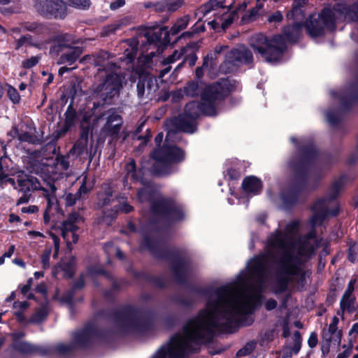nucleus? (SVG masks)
<instances>
[{
	"label": "nucleus",
	"instance_id": "nucleus-1",
	"mask_svg": "<svg viewBox=\"0 0 358 358\" xmlns=\"http://www.w3.org/2000/svg\"><path fill=\"white\" fill-rule=\"evenodd\" d=\"M140 248L149 251L156 259L169 262L174 281L185 286L189 292L209 297L215 295V299L209 298L206 308L200 310L197 315L189 319L184 327L185 331H189V340L196 344L201 343L207 336L213 337L215 331L227 334L234 332L235 326L239 323L238 316L253 313L261 303L262 292L268 273L267 254L262 253L250 259L248 271L255 280L256 293L237 306L233 298L235 289L232 284L221 285L213 289L189 283L192 261L185 250L161 247L159 242L149 235L143 236Z\"/></svg>",
	"mask_w": 358,
	"mask_h": 358
},
{
	"label": "nucleus",
	"instance_id": "nucleus-2",
	"mask_svg": "<svg viewBox=\"0 0 358 358\" xmlns=\"http://www.w3.org/2000/svg\"><path fill=\"white\" fill-rule=\"evenodd\" d=\"M318 157V150L313 143H310L299 146L296 157L288 162L291 176L279 194L284 210L290 212L306 201L310 171Z\"/></svg>",
	"mask_w": 358,
	"mask_h": 358
},
{
	"label": "nucleus",
	"instance_id": "nucleus-3",
	"mask_svg": "<svg viewBox=\"0 0 358 358\" xmlns=\"http://www.w3.org/2000/svg\"><path fill=\"white\" fill-rule=\"evenodd\" d=\"M303 24H287L280 34L267 36L262 33L255 34L250 46L267 62L280 61L287 49V44H296L303 37Z\"/></svg>",
	"mask_w": 358,
	"mask_h": 358
},
{
	"label": "nucleus",
	"instance_id": "nucleus-4",
	"mask_svg": "<svg viewBox=\"0 0 358 358\" xmlns=\"http://www.w3.org/2000/svg\"><path fill=\"white\" fill-rule=\"evenodd\" d=\"M149 210L150 223L152 225L171 226L186 219L185 205L173 196H159Z\"/></svg>",
	"mask_w": 358,
	"mask_h": 358
},
{
	"label": "nucleus",
	"instance_id": "nucleus-5",
	"mask_svg": "<svg viewBox=\"0 0 358 358\" xmlns=\"http://www.w3.org/2000/svg\"><path fill=\"white\" fill-rule=\"evenodd\" d=\"M140 310L135 306L126 304L111 314L115 326L124 335L135 332L144 334L154 330L155 324L152 318L146 316L144 318L138 317Z\"/></svg>",
	"mask_w": 358,
	"mask_h": 358
},
{
	"label": "nucleus",
	"instance_id": "nucleus-6",
	"mask_svg": "<svg viewBox=\"0 0 358 358\" xmlns=\"http://www.w3.org/2000/svg\"><path fill=\"white\" fill-rule=\"evenodd\" d=\"M150 157L155 161L151 166L152 173L158 177H167L174 172L173 164H180L185 159V152L176 145L164 143L155 148Z\"/></svg>",
	"mask_w": 358,
	"mask_h": 358
},
{
	"label": "nucleus",
	"instance_id": "nucleus-7",
	"mask_svg": "<svg viewBox=\"0 0 358 358\" xmlns=\"http://www.w3.org/2000/svg\"><path fill=\"white\" fill-rule=\"evenodd\" d=\"M236 80L228 78H220L212 83H206L202 93V101L213 116L217 115L216 104L224 101L236 90Z\"/></svg>",
	"mask_w": 358,
	"mask_h": 358
},
{
	"label": "nucleus",
	"instance_id": "nucleus-8",
	"mask_svg": "<svg viewBox=\"0 0 358 358\" xmlns=\"http://www.w3.org/2000/svg\"><path fill=\"white\" fill-rule=\"evenodd\" d=\"M123 77L116 73H109L106 75L103 81L97 85L93 94L99 100L93 101L92 109L96 113L99 107H103L106 104H110L114 97L120 93L122 88Z\"/></svg>",
	"mask_w": 358,
	"mask_h": 358
},
{
	"label": "nucleus",
	"instance_id": "nucleus-9",
	"mask_svg": "<svg viewBox=\"0 0 358 358\" xmlns=\"http://www.w3.org/2000/svg\"><path fill=\"white\" fill-rule=\"evenodd\" d=\"M197 24H194L191 28V31L183 32L180 36H177L172 42L170 39V34L169 33L167 27H153L152 30L146 31L144 34L147 42L149 45H154L155 46L166 47L169 45H173L178 42L181 38H190L195 34L203 32L205 31L204 24H201L199 27H196Z\"/></svg>",
	"mask_w": 358,
	"mask_h": 358
},
{
	"label": "nucleus",
	"instance_id": "nucleus-10",
	"mask_svg": "<svg viewBox=\"0 0 358 358\" xmlns=\"http://www.w3.org/2000/svg\"><path fill=\"white\" fill-rule=\"evenodd\" d=\"M275 293H283L288 289L291 277L299 274L298 268L289 257V252H284L281 257L275 262Z\"/></svg>",
	"mask_w": 358,
	"mask_h": 358
},
{
	"label": "nucleus",
	"instance_id": "nucleus-11",
	"mask_svg": "<svg viewBox=\"0 0 358 358\" xmlns=\"http://www.w3.org/2000/svg\"><path fill=\"white\" fill-rule=\"evenodd\" d=\"M254 58L252 51L244 45L232 48L225 55V59L220 65L224 73H231L242 66L253 64Z\"/></svg>",
	"mask_w": 358,
	"mask_h": 358
},
{
	"label": "nucleus",
	"instance_id": "nucleus-12",
	"mask_svg": "<svg viewBox=\"0 0 358 358\" xmlns=\"http://www.w3.org/2000/svg\"><path fill=\"white\" fill-rule=\"evenodd\" d=\"M186 332V341H184L179 334H176L171 337L169 343L162 345L151 358H166L167 355L174 358H182L186 350H192L191 343H194L188 337L189 331Z\"/></svg>",
	"mask_w": 358,
	"mask_h": 358
},
{
	"label": "nucleus",
	"instance_id": "nucleus-13",
	"mask_svg": "<svg viewBox=\"0 0 358 358\" xmlns=\"http://www.w3.org/2000/svg\"><path fill=\"white\" fill-rule=\"evenodd\" d=\"M34 7L38 14L50 20H63L68 15L62 0H36Z\"/></svg>",
	"mask_w": 358,
	"mask_h": 358
},
{
	"label": "nucleus",
	"instance_id": "nucleus-14",
	"mask_svg": "<svg viewBox=\"0 0 358 358\" xmlns=\"http://www.w3.org/2000/svg\"><path fill=\"white\" fill-rule=\"evenodd\" d=\"M75 349L72 343L69 345H66L62 343H59L57 345H40L36 355L47 358L65 357L73 353Z\"/></svg>",
	"mask_w": 358,
	"mask_h": 358
},
{
	"label": "nucleus",
	"instance_id": "nucleus-15",
	"mask_svg": "<svg viewBox=\"0 0 358 358\" xmlns=\"http://www.w3.org/2000/svg\"><path fill=\"white\" fill-rule=\"evenodd\" d=\"M25 336L23 331L12 334L11 348L13 350L23 355H36L39 345L26 341H20Z\"/></svg>",
	"mask_w": 358,
	"mask_h": 358
},
{
	"label": "nucleus",
	"instance_id": "nucleus-16",
	"mask_svg": "<svg viewBox=\"0 0 358 358\" xmlns=\"http://www.w3.org/2000/svg\"><path fill=\"white\" fill-rule=\"evenodd\" d=\"M93 338L92 324H87L72 334L71 343L75 348L87 349Z\"/></svg>",
	"mask_w": 358,
	"mask_h": 358
},
{
	"label": "nucleus",
	"instance_id": "nucleus-17",
	"mask_svg": "<svg viewBox=\"0 0 358 358\" xmlns=\"http://www.w3.org/2000/svg\"><path fill=\"white\" fill-rule=\"evenodd\" d=\"M20 191L23 193H30L36 190H48L42 187L38 179L31 175L22 173L17 176V180Z\"/></svg>",
	"mask_w": 358,
	"mask_h": 358
},
{
	"label": "nucleus",
	"instance_id": "nucleus-18",
	"mask_svg": "<svg viewBox=\"0 0 358 358\" xmlns=\"http://www.w3.org/2000/svg\"><path fill=\"white\" fill-rule=\"evenodd\" d=\"M64 122L62 127L57 130V138L64 136L69 131L74 127L78 121V115L76 110L73 108V101L68 106L64 113Z\"/></svg>",
	"mask_w": 358,
	"mask_h": 358
},
{
	"label": "nucleus",
	"instance_id": "nucleus-19",
	"mask_svg": "<svg viewBox=\"0 0 358 358\" xmlns=\"http://www.w3.org/2000/svg\"><path fill=\"white\" fill-rule=\"evenodd\" d=\"M129 272L135 279H141L154 287L163 289L166 287V280L164 277L151 275L145 271L130 269Z\"/></svg>",
	"mask_w": 358,
	"mask_h": 358
},
{
	"label": "nucleus",
	"instance_id": "nucleus-20",
	"mask_svg": "<svg viewBox=\"0 0 358 358\" xmlns=\"http://www.w3.org/2000/svg\"><path fill=\"white\" fill-rule=\"evenodd\" d=\"M180 0H161L156 2L148 1L144 3L146 8H152L158 13L173 12L180 7Z\"/></svg>",
	"mask_w": 358,
	"mask_h": 358
},
{
	"label": "nucleus",
	"instance_id": "nucleus-21",
	"mask_svg": "<svg viewBox=\"0 0 358 358\" xmlns=\"http://www.w3.org/2000/svg\"><path fill=\"white\" fill-rule=\"evenodd\" d=\"M203 104H205L203 101L201 102L191 101L185 105L183 114L193 120H197L201 114L213 116L209 109L206 106H203Z\"/></svg>",
	"mask_w": 358,
	"mask_h": 358
},
{
	"label": "nucleus",
	"instance_id": "nucleus-22",
	"mask_svg": "<svg viewBox=\"0 0 358 358\" xmlns=\"http://www.w3.org/2000/svg\"><path fill=\"white\" fill-rule=\"evenodd\" d=\"M205 85L206 82L203 80L192 79L185 83L182 87V91L187 98H198L200 96L202 100V93Z\"/></svg>",
	"mask_w": 358,
	"mask_h": 358
},
{
	"label": "nucleus",
	"instance_id": "nucleus-23",
	"mask_svg": "<svg viewBox=\"0 0 358 358\" xmlns=\"http://www.w3.org/2000/svg\"><path fill=\"white\" fill-rule=\"evenodd\" d=\"M326 203L327 199L320 198L312 206L311 210L313 211V214L310 217V222L313 227L322 225L326 220V214L323 209V206Z\"/></svg>",
	"mask_w": 358,
	"mask_h": 358
},
{
	"label": "nucleus",
	"instance_id": "nucleus-24",
	"mask_svg": "<svg viewBox=\"0 0 358 358\" xmlns=\"http://www.w3.org/2000/svg\"><path fill=\"white\" fill-rule=\"evenodd\" d=\"M196 120H193L192 117L182 114L173 120L172 124L176 129L180 131L193 134L196 130Z\"/></svg>",
	"mask_w": 358,
	"mask_h": 358
},
{
	"label": "nucleus",
	"instance_id": "nucleus-25",
	"mask_svg": "<svg viewBox=\"0 0 358 358\" xmlns=\"http://www.w3.org/2000/svg\"><path fill=\"white\" fill-rule=\"evenodd\" d=\"M241 187L244 192L253 195L259 194L263 189V183L260 178L255 176H246L242 182Z\"/></svg>",
	"mask_w": 358,
	"mask_h": 358
},
{
	"label": "nucleus",
	"instance_id": "nucleus-26",
	"mask_svg": "<svg viewBox=\"0 0 358 358\" xmlns=\"http://www.w3.org/2000/svg\"><path fill=\"white\" fill-rule=\"evenodd\" d=\"M268 245L273 249H280L284 252H286L289 246L287 243L286 235L280 229H277L268 236Z\"/></svg>",
	"mask_w": 358,
	"mask_h": 358
},
{
	"label": "nucleus",
	"instance_id": "nucleus-27",
	"mask_svg": "<svg viewBox=\"0 0 358 358\" xmlns=\"http://www.w3.org/2000/svg\"><path fill=\"white\" fill-rule=\"evenodd\" d=\"M69 50L61 54L59 58V64H73L83 54V48L79 46H71Z\"/></svg>",
	"mask_w": 358,
	"mask_h": 358
},
{
	"label": "nucleus",
	"instance_id": "nucleus-28",
	"mask_svg": "<svg viewBox=\"0 0 358 358\" xmlns=\"http://www.w3.org/2000/svg\"><path fill=\"white\" fill-rule=\"evenodd\" d=\"M320 243V240L317 239L314 244H311L308 241H303L298 248V255L306 259L310 260L316 254L317 249Z\"/></svg>",
	"mask_w": 358,
	"mask_h": 358
},
{
	"label": "nucleus",
	"instance_id": "nucleus-29",
	"mask_svg": "<svg viewBox=\"0 0 358 358\" xmlns=\"http://www.w3.org/2000/svg\"><path fill=\"white\" fill-rule=\"evenodd\" d=\"M157 192L155 189L148 187H143L138 190L137 197L141 201H148L150 206L155 202L159 196L155 197Z\"/></svg>",
	"mask_w": 358,
	"mask_h": 358
},
{
	"label": "nucleus",
	"instance_id": "nucleus-30",
	"mask_svg": "<svg viewBox=\"0 0 358 358\" xmlns=\"http://www.w3.org/2000/svg\"><path fill=\"white\" fill-rule=\"evenodd\" d=\"M306 22H333V12L329 8H324L320 13L310 15Z\"/></svg>",
	"mask_w": 358,
	"mask_h": 358
},
{
	"label": "nucleus",
	"instance_id": "nucleus-31",
	"mask_svg": "<svg viewBox=\"0 0 358 358\" xmlns=\"http://www.w3.org/2000/svg\"><path fill=\"white\" fill-rule=\"evenodd\" d=\"M345 180L346 176L342 175L332 183L331 186L330 194L328 196L324 197L325 199H327V202H331L336 199L342 186L344 185L345 182Z\"/></svg>",
	"mask_w": 358,
	"mask_h": 358
},
{
	"label": "nucleus",
	"instance_id": "nucleus-32",
	"mask_svg": "<svg viewBox=\"0 0 358 358\" xmlns=\"http://www.w3.org/2000/svg\"><path fill=\"white\" fill-rule=\"evenodd\" d=\"M304 29L312 38L322 37L325 34L323 24H303Z\"/></svg>",
	"mask_w": 358,
	"mask_h": 358
},
{
	"label": "nucleus",
	"instance_id": "nucleus-33",
	"mask_svg": "<svg viewBox=\"0 0 358 358\" xmlns=\"http://www.w3.org/2000/svg\"><path fill=\"white\" fill-rule=\"evenodd\" d=\"M19 141L21 143H28L29 144L34 145H42L43 143L42 138L37 136L34 134H31L29 131L20 132Z\"/></svg>",
	"mask_w": 358,
	"mask_h": 358
},
{
	"label": "nucleus",
	"instance_id": "nucleus-34",
	"mask_svg": "<svg viewBox=\"0 0 358 358\" xmlns=\"http://www.w3.org/2000/svg\"><path fill=\"white\" fill-rule=\"evenodd\" d=\"M57 42V45L53 48H57V52H61L64 48H69L71 47V44L73 43V41H71V36L69 34H62L58 35L55 39Z\"/></svg>",
	"mask_w": 358,
	"mask_h": 358
},
{
	"label": "nucleus",
	"instance_id": "nucleus-35",
	"mask_svg": "<svg viewBox=\"0 0 358 358\" xmlns=\"http://www.w3.org/2000/svg\"><path fill=\"white\" fill-rule=\"evenodd\" d=\"M87 144L88 141L78 138L69 150V153L76 157H80L83 155L87 150Z\"/></svg>",
	"mask_w": 358,
	"mask_h": 358
},
{
	"label": "nucleus",
	"instance_id": "nucleus-36",
	"mask_svg": "<svg viewBox=\"0 0 358 358\" xmlns=\"http://www.w3.org/2000/svg\"><path fill=\"white\" fill-rule=\"evenodd\" d=\"M262 3L257 4L253 8L247 11L242 17V20L243 22L248 21H257L259 20L260 17V10L262 9Z\"/></svg>",
	"mask_w": 358,
	"mask_h": 358
},
{
	"label": "nucleus",
	"instance_id": "nucleus-37",
	"mask_svg": "<svg viewBox=\"0 0 358 358\" xmlns=\"http://www.w3.org/2000/svg\"><path fill=\"white\" fill-rule=\"evenodd\" d=\"M171 301L177 305L191 308L194 306V301L189 298H185L180 294H175L170 298Z\"/></svg>",
	"mask_w": 358,
	"mask_h": 358
},
{
	"label": "nucleus",
	"instance_id": "nucleus-38",
	"mask_svg": "<svg viewBox=\"0 0 358 358\" xmlns=\"http://www.w3.org/2000/svg\"><path fill=\"white\" fill-rule=\"evenodd\" d=\"M93 63L96 66H103L104 62L109 59L110 53L108 51L100 50L92 53Z\"/></svg>",
	"mask_w": 358,
	"mask_h": 358
},
{
	"label": "nucleus",
	"instance_id": "nucleus-39",
	"mask_svg": "<svg viewBox=\"0 0 358 358\" xmlns=\"http://www.w3.org/2000/svg\"><path fill=\"white\" fill-rule=\"evenodd\" d=\"M126 43L131 48L129 52L128 50H125L126 57L132 60L136 57L138 52V40L136 38H129L126 40Z\"/></svg>",
	"mask_w": 358,
	"mask_h": 358
},
{
	"label": "nucleus",
	"instance_id": "nucleus-40",
	"mask_svg": "<svg viewBox=\"0 0 358 358\" xmlns=\"http://www.w3.org/2000/svg\"><path fill=\"white\" fill-rule=\"evenodd\" d=\"M354 301L355 299H350V297L343 298V296L340 301V308L341 313H340V311H338L337 314L343 315L345 310H347L350 313H352L355 310Z\"/></svg>",
	"mask_w": 358,
	"mask_h": 358
},
{
	"label": "nucleus",
	"instance_id": "nucleus-41",
	"mask_svg": "<svg viewBox=\"0 0 358 358\" xmlns=\"http://www.w3.org/2000/svg\"><path fill=\"white\" fill-rule=\"evenodd\" d=\"M326 117L328 122L333 127H338L342 122V117L341 114L336 111H327L326 113Z\"/></svg>",
	"mask_w": 358,
	"mask_h": 358
},
{
	"label": "nucleus",
	"instance_id": "nucleus-42",
	"mask_svg": "<svg viewBox=\"0 0 358 358\" xmlns=\"http://www.w3.org/2000/svg\"><path fill=\"white\" fill-rule=\"evenodd\" d=\"M89 273L91 275H103L108 280H113L112 273L101 266H92L89 268Z\"/></svg>",
	"mask_w": 358,
	"mask_h": 358
},
{
	"label": "nucleus",
	"instance_id": "nucleus-43",
	"mask_svg": "<svg viewBox=\"0 0 358 358\" xmlns=\"http://www.w3.org/2000/svg\"><path fill=\"white\" fill-rule=\"evenodd\" d=\"M303 15L302 8L299 6H296L292 8L287 13V17L288 20H294V22H301V16Z\"/></svg>",
	"mask_w": 358,
	"mask_h": 358
},
{
	"label": "nucleus",
	"instance_id": "nucleus-44",
	"mask_svg": "<svg viewBox=\"0 0 358 358\" xmlns=\"http://www.w3.org/2000/svg\"><path fill=\"white\" fill-rule=\"evenodd\" d=\"M92 333L93 338H99L102 339H107L111 335V331L110 329L99 328L94 324H92Z\"/></svg>",
	"mask_w": 358,
	"mask_h": 358
},
{
	"label": "nucleus",
	"instance_id": "nucleus-45",
	"mask_svg": "<svg viewBox=\"0 0 358 358\" xmlns=\"http://www.w3.org/2000/svg\"><path fill=\"white\" fill-rule=\"evenodd\" d=\"M255 348V343L252 341L248 342L242 348L237 351L236 357L240 358L248 355L252 352Z\"/></svg>",
	"mask_w": 358,
	"mask_h": 358
},
{
	"label": "nucleus",
	"instance_id": "nucleus-46",
	"mask_svg": "<svg viewBox=\"0 0 358 358\" xmlns=\"http://www.w3.org/2000/svg\"><path fill=\"white\" fill-rule=\"evenodd\" d=\"M69 5L74 8L87 10L91 6L90 0H66Z\"/></svg>",
	"mask_w": 358,
	"mask_h": 358
},
{
	"label": "nucleus",
	"instance_id": "nucleus-47",
	"mask_svg": "<svg viewBox=\"0 0 358 358\" xmlns=\"http://www.w3.org/2000/svg\"><path fill=\"white\" fill-rule=\"evenodd\" d=\"M327 334H323L322 339L323 341L321 345V351H322V356L323 358H325V357L329 353L330 351V347H331V337L329 336L327 337Z\"/></svg>",
	"mask_w": 358,
	"mask_h": 358
},
{
	"label": "nucleus",
	"instance_id": "nucleus-48",
	"mask_svg": "<svg viewBox=\"0 0 358 358\" xmlns=\"http://www.w3.org/2000/svg\"><path fill=\"white\" fill-rule=\"evenodd\" d=\"M222 4L215 0H211L209 3L201 8L199 10V13H202L203 17L207 16L210 13L211 10H214V7H222Z\"/></svg>",
	"mask_w": 358,
	"mask_h": 358
},
{
	"label": "nucleus",
	"instance_id": "nucleus-49",
	"mask_svg": "<svg viewBox=\"0 0 358 358\" xmlns=\"http://www.w3.org/2000/svg\"><path fill=\"white\" fill-rule=\"evenodd\" d=\"M122 122H120L115 124H110L108 126L104 124V131L110 136H117L120 131Z\"/></svg>",
	"mask_w": 358,
	"mask_h": 358
},
{
	"label": "nucleus",
	"instance_id": "nucleus-50",
	"mask_svg": "<svg viewBox=\"0 0 358 358\" xmlns=\"http://www.w3.org/2000/svg\"><path fill=\"white\" fill-rule=\"evenodd\" d=\"M302 337L299 331H295L294 333V344L292 351L294 355H297L301 348Z\"/></svg>",
	"mask_w": 358,
	"mask_h": 358
},
{
	"label": "nucleus",
	"instance_id": "nucleus-51",
	"mask_svg": "<svg viewBox=\"0 0 358 358\" xmlns=\"http://www.w3.org/2000/svg\"><path fill=\"white\" fill-rule=\"evenodd\" d=\"M187 47H183L180 49V51L178 50H174L173 52L169 55L166 61L168 64H171L175 62L176 60L180 59L185 53H186V48Z\"/></svg>",
	"mask_w": 358,
	"mask_h": 358
},
{
	"label": "nucleus",
	"instance_id": "nucleus-52",
	"mask_svg": "<svg viewBox=\"0 0 358 358\" xmlns=\"http://www.w3.org/2000/svg\"><path fill=\"white\" fill-rule=\"evenodd\" d=\"M107 113L108 115L106 117V125L108 126L113 124V123L116 121L122 122L121 115L117 114L114 108L108 110Z\"/></svg>",
	"mask_w": 358,
	"mask_h": 358
},
{
	"label": "nucleus",
	"instance_id": "nucleus-53",
	"mask_svg": "<svg viewBox=\"0 0 358 358\" xmlns=\"http://www.w3.org/2000/svg\"><path fill=\"white\" fill-rule=\"evenodd\" d=\"M289 257L291 258L292 261L294 262V265L298 268V271L300 273L301 271H303V266L304 264L308 262V260H306L305 258L300 257L298 255H293L289 253Z\"/></svg>",
	"mask_w": 358,
	"mask_h": 358
},
{
	"label": "nucleus",
	"instance_id": "nucleus-54",
	"mask_svg": "<svg viewBox=\"0 0 358 358\" xmlns=\"http://www.w3.org/2000/svg\"><path fill=\"white\" fill-rule=\"evenodd\" d=\"M227 176L229 180H238L241 177V172L239 169L230 167L227 170Z\"/></svg>",
	"mask_w": 358,
	"mask_h": 358
},
{
	"label": "nucleus",
	"instance_id": "nucleus-55",
	"mask_svg": "<svg viewBox=\"0 0 358 358\" xmlns=\"http://www.w3.org/2000/svg\"><path fill=\"white\" fill-rule=\"evenodd\" d=\"M41 57L38 56H32L30 58L24 60L22 63V66L24 69H29L37 65Z\"/></svg>",
	"mask_w": 358,
	"mask_h": 358
},
{
	"label": "nucleus",
	"instance_id": "nucleus-56",
	"mask_svg": "<svg viewBox=\"0 0 358 358\" xmlns=\"http://www.w3.org/2000/svg\"><path fill=\"white\" fill-rule=\"evenodd\" d=\"M163 323L166 328L172 329L177 324L178 318L175 315L169 314L164 317Z\"/></svg>",
	"mask_w": 358,
	"mask_h": 358
},
{
	"label": "nucleus",
	"instance_id": "nucleus-57",
	"mask_svg": "<svg viewBox=\"0 0 358 358\" xmlns=\"http://www.w3.org/2000/svg\"><path fill=\"white\" fill-rule=\"evenodd\" d=\"M56 162L58 165H59L62 169L64 171H66L69 168V156L59 155L56 157Z\"/></svg>",
	"mask_w": 358,
	"mask_h": 358
},
{
	"label": "nucleus",
	"instance_id": "nucleus-58",
	"mask_svg": "<svg viewBox=\"0 0 358 358\" xmlns=\"http://www.w3.org/2000/svg\"><path fill=\"white\" fill-rule=\"evenodd\" d=\"M8 89L7 94L10 99L13 103H18L20 100V96L17 90L10 85H8Z\"/></svg>",
	"mask_w": 358,
	"mask_h": 358
},
{
	"label": "nucleus",
	"instance_id": "nucleus-59",
	"mask_svg": "<svg viewBox=\"0 0 358 358\" xmlns=\"http://www.w3.org/2000/svg\"><path fill=\"white\" fill-rule=\"evenodd\" d=\"M85 285V275L83 273H81L78 279L73 283L71 289H72L74 292H76L77 290L83 289Z\"/></svg>",
	"mask_w": 358,
	"mask_h": 358
},
{
	"label": "nucleus",
	"instance_id": "nucleus-60",
	"mask_svg": "<svg viewBox=\"0 0 358 358\" xmlns=\"http://www.w3.org/2000/svg\"><path fill=\"white\" fill-rule=\"evenodd\" d=\"M120 213L128 214L134 210V208L127 201H123L119 205H116Z\"/></svg>",
	"mask_w": 358,
	"mask_h": 358
},
{
	"label": "nucleus",
	"instance_id": "nucleus-61",
	"mask_svg": "<svg viewBox=\"0 0 358 358\" xmlns=\"http://www.w3.org/2000/svg\"><path fill=\"white\" fill-rule=\"evenodd\" d=\"M323 209L326 214V217L329 216L331 217H336L338 215L341 211L339 205H336L335 207L332 208H329L323 206Z\"/></svg>",
	"mask_w": 358,
	"mask_h": 358
},
{
	"label": "nucleus",
	"instance_id": "nucleus-62",
	"mask_svg": "<svg viewBox=\"0 0 358 358\" xmlns=\"http://www.w3.org/2000/svg\"><path fill=\"white\" fill-rule=\"evenodd\" d=\"M146 79L145 78L140 77L136 85L137 94L138 97H143L145 94V85Z\"/></svg>",
	"mask_w": 358,
	"mask_h": 358
},
{
	"label": "nucleus",
	"instance_id": "nucleus-63",
	"mask_svg": "<svg viewBox=\"0 0 358 358\" xmlns=\"http://www.w3.org/2000/svg\"><path fill=\"white\" fill-rule=\"evenodd\" d=\"M198 59L197 55L195 52H192L185 56L183 62L187 63L190 67L195 65Z\"/></svg>",
	"mask_w": 358,
	"mask_h": 358
},
{
	"label": "nucleus",
	"instance_id": "nucleus-64",
	"mask_svg": "<svg viewBox=\"0 0 358 358\" xmlns=\"http://www.w3.org/2000/svg\"><path fill=\"white\" fill-rule=\"evenodd\" d=\"M62 271L68 278H72L75 274V270L70 262L64 264Z\"/></svg>",
	"mask_w": 358,
	"mask_h": 358
}]
</instances>
